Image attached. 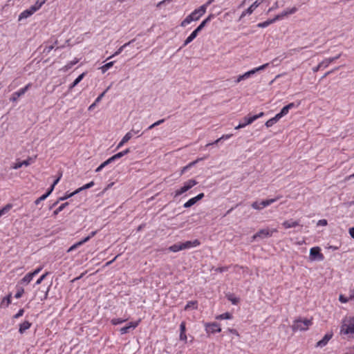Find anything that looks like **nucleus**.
<instances>
[{"instance_id": "f257e3e1", "label": "nucleus", "mask_w": 354, "mask_h": 354, "mask_svg": "<svg viewBox=\"0 0 354 354\" xmlns=\"http://www.w3.org/2000/svg\"><path fill=\"white\" fill-rule=\"evenodd\" d=\"M340 335L354 338V317H346L342 322Z\"/></svg>"}, {"instance_id": "f03ea898", "label": "nucleus", "mask_w": 354, "mask_h": 354, "mask_svg": "<svg viewBox=\"0 0 354 354\" xmlns=\"http://www.w3.org/2000/svg\"><path fill=\"white\" fill-rule=\"evenodd\" d=\"M205 13V6H201L198 9L194 10L190 15L186 17V18L181 22L180 26L185 27L187 24L192 21H198L201 16Z\"/></svg>"}, {"instance_id": "7ed1b4c3", "label": "nucleus", "mask_w": 354, "mask_h": 354, "mask_svg": "<svg viewBox=\"0 0 354 354\" xmlns=\"http://www.w3.org/2000/svg\"><path fill=\"white\" fill-rule=\"evenodd\" d=\"M312 324V321L310 319H298L295 321L294 324L292 326V328L293 330H306L308 328L309 326Z\"/></svg>"}, {"instance_id": "20e7f679", "label": "nucleus", "mask_w": 354, "mask_h": 354, "mask_svg": "<svg viewBox=\"0 0 354 354\" xmlns=\"http://www.w3.org/2000/svg\"><path fill=\"white\" fill-rule=\"evenodd\" d=\"M198 183V182L194 179H190L185 182L183 187H181L180 189H177L175 192V197H177L183 193L187 192L191 188H192L194 185H196Z\"/></svg>"}, {"instance_id": "39448f33", "label": "nucleus", "mask_w": 354, "mask_h": 354, "mask_svg": "<svg viewBox=\"0 0 354 354\" xmlns=\"http://www.w3.org/2000/svg\"><path fill=\"white\" fill-rule=\"evenodd\" d=\"M277 232L276 229L269 230L268 228H266V229L260 230L257 233H256L254 235H253L252 240L254 241L258 238L263 239L266 237H270L272 235L273 232Z\"/></svg>"}, {"instance_id": "423d86ee", "label": "nucleus", "mask_w": 354, "mask_h": 354, "mask_svg": "<svg viewBox=\"0 0 354 354\" xmlns=\"http://www.w3.org/2000/svg\"><path fill=\"white\" fill-rule=\"evenodd\" d=\"M277 198H271V199H268V200L262 201L260 203L255 201L252 203L251 206L254 209L261 210L263 208L274 203L275 201H277Z\"/></svg>"}, {"instance_id": "0eeeda50", "label": "nucleus", "mask_w": 354, "mask_h": 354, "mask_svg": "<svg viewBox=\"0 0 354 354\" xmlns=\"http://www.w3.org/2000/svg\"><path fill=\"white\" fill-rule=\"evenodd\" d=\"M264 115L263 112H261L260 113L257 115H252L251 117L247 118L245 117L243 120H245V122L239 124L238 126L235 127V129H239L241 128L245 127V126L252 124L254 121H255L257 119L262 117Z\"/></svg>"}, {"instance_id": "6e6552de", "label": "nucleus", "mask_w": 354, "mask_h": 354, "mask_svg": "<svg viewBox=\"0 0 354 354\" xmlns=\"http://www.w3.org/2000/svg\"><path fill=\"white\" fill-rule=\"evenodd\" d=\"M266 0H256L246 10L242 12L240 18L244 17L246 15H251L254 10Z\"/></svg>"}, {"instance_id": "1a4fd4ad", "label": "nucleus", "mask_w": 354, "mask_h": 354, "mask_svg": "<svg viewBox=\"0 0 354 354\" xmlns=\"http://www.w3.org/2000/svg\"><path fill=\"white\" fill-rule=\"evenodd\" d=\"M31 86V84H28L25 87L21 88L18 91L13 93L10 100L12 102H16L19 97L25 94V93L28 90V88Z\"/></svg>"}, {"instance_id": "9d476101", "label": "nucleus", "mask_w": 354, "mask_h": 354, "mask_svg": "<svg viewBox=\"0 0 354 354\" xmlns=\"http://www.w3.org/2000/svg\"><path fill=\"white\" fill-rule=\"evenodd\" d=\"M310 257L311 259H317L322 261L324 259V255L320 252V248L319 247L313 248L310 250Z\"/></svg>"}, {"instance_id": "9b49d317", "label": "nucleus", "mask_w": 354, "mask_h": 354, "mask_svg": "<svg viewBox=\"0 0 354 354\" xmlns=\"http://www.w3.org/2000/svg\"><path fill=\"white\" fill-rule=\"evenodd\" d=\"M333 333L332 331L327 333L321 340L317 342L316 346L321 348L325 346L328 344V341L333 337Z\"/></svg>"}, {"instance_id": "f8f14e48", "label": "nucleus", "mask_w": 354, "mask_h": 354, "mask_svg": "<svg viewBox=\"0 0 354 354\" xmlns=\"http://www.w3.org/2000/svg\"><path fill=\"white\" fill-rule=\"evenodd\" d=\"M268 65H269L268 63L265 64L262 66H260L259 67L253 68V69L245 73L242 75H243L244 80H246V79L249 78L252 75H254V73H256L257 72L265 69L266 67H268Z\"/></svg>"}, {"instance_id": "ddd939ff", "label": "nucleus", "mask_w": 354, "mask_h": 354, "mask_svg": "<svg viewBox=\"0 0 354 354\" xmlns=\"http://www.w3.org/2000/svg\"><path fill=\"white\" fill-rule=\"evenodd\" d=\"M205 329L207 333H212L220 332L221 330L219 324L216 322L205 324Z\"/></svg>"}, {"instance_id": "4468645a", "label": "nucleus", "mask_w": 354, "mask_h": 354, "mask_svg": "<svg viewBox=\"0 0 354 354\" xmlns=\"http://www.w3.org/2000/svg\"><path fill=\"white\" fill-rule=\"evenodd\" d=\"M140 321L135 322H130L128 326H124L120 329V332L122 335L129 332L130 329H134L138 325Z\"/></svg>"}, {"instance_id": "2eb2a0df", "label": "nucleus", "mask_w": 354, "mask_h": 354, "mask_svg": "<svg viewBox=\"0 0 354 354\" xmlns=\"http://www.w3.org/2000/svg\"><path fill=\"white\" fill-rule=\"evenodd\" d=\"M182 249H187L192 247H196L200 244V242L198 240H195L194 241H187L185 243H181Z\"/></svg>"}, {"instance_id": "dca6fc26", "label": "nucleus", "mask_w": 354, "mask_h": 354, "mask_svg": "<svg viewBox=\"0 0 354 354\" xmlns=\"http://www.w3.org/2000/svg\"><path fill=\"white\" fill-rule=\"evenodd\" d=\"M132 136L133 135L131 134V132H128L126 133L125 136L122 138V140L118 145L116 149H118L122 147V146H123L124 143L127 142L132 138Z\"/></svg>"}, {"instance_id": "f3484780", "label": "nucleus", "mask_w": 354, "mask_h": 354, "mask_svg": "<svg viewBox=\"0 0 354 354\" xmlns=\"http://www.w3.org/2000/svg\"><path fill=\"white\" fill-rule=\"evenodd\" d=\"M282 225L288 229L290 227H295L298 225H299V223L298 221H286L282 223Z\"/></svg>"}, {"instance_id": "a211bd4d", "label": "nucleus", "mask_w": 354, "mask_h": 354, "mask_svg": "<svg viewBox=\"0 0 354 354\" xmlns=\"http://www.w3.org/2000/svg\"><path fill=\"white\" fill-rule=\"evenodd\" d=\"M30 326L31 323H30L28 321H25L19 325V332L21 334H23L26 330L30 328Z\"/></svg>"}, {"instance_id": "6ab92c4d", "label": "nucleus", "mask_w": 354, "mask_h": 354, "mask_svg": "<svg viewBox=\"0 0 354 354\" xmlns=\"http://www.w3.org/2000/svg\"><path fill=\"white\" fill-rule=\"evenodd\" d=\"M295 106V104L294 103H290L288 105L283 107L279 113L283 117L288 114L290 109L294 108Z\"/></svg>"}, {"instance_id": "aec40b11", "label": "nucleus", "mask_w": 354, "mask_h": 354, "mask_svg": "<svg viewBox=\"0 0 354 354\" xmlns=\"http://www.w3.org/2000/svg\"><path fill=\"white\" fill-rule=\"evenodd\" d=\"M85 75V73H83L81 75H80L75 80L74 82L69 86V90L73 89L75 86H77L84 78Z\"/></svg>"}, {"instance_id": "412c9836", "label": "nucleus", "mask_w": 354, "mask_h": 354, "mask_svg": "<svg viewBox=\"0 0 354 354\" xmlns=\"http://www.w3.org/2000/svg\"><path fill=\"white\" fill-rule=\"evenodd\" d=\"M340 56H341V54H339L338 55H337L334 57L325 59L324 60H323L322 62V63H324V67H327L330 63H332L334 61H335L336 59H339L340 57Z\"/></svg>"}, {"instance_id": "4be33fe9", "label": "nucleus", "mask_w": 354, "mask_h": 354, "mask_svg": "<svg viewBox=\"0 0 354 354\" xmlns=\"http://www.w3.org/2000/svg\"><path fill=\"white\" fill-rule=\"evenodd\" d=\"M197 35H198L196 34V32L193 31L191 33V35L185 40L184 44H183V46H185L188 44L192 42L196 37Z\"/></svg>"}, {"instance_id": "5701e85b", "label": "nucleus", "mask_w": 354, "mask_h": 354, "mask_svg": "<svg viewBox=\"0 0 354 354\" xmlns=\"http://www.w3.org/2000/svg\"><path fill=\"white\" fill-rule=\"evenodd\" d=\"M33 276L31 274L30 272L26 274L23 279L21 280V283L22 284H28L30 282V281L32 279Z\"/></svg>"}, {"instance_id": "b1692460", "label": "nucleus", "mask_w": 354, "mask_h": 354, "mask_svg": "<svg viewBox=\"0 0 354 354\" xmlns=\"http://www.w3.org/2000/svg\"><path fill=\"white\" fill-rule=\"evenodd\" d=\"M133 41H134V40L133 39V40H131V41H129L128 43L124 44L123 46H120V47L118 48V50H117V51H116L113 55H112L111 56H110V57L108 58V59H111V58H112V57H115V56H116V55H119V54H120V53H121V52L123 50V49H124L126 46H127L128 45H129V44H130L131 42H133Z\"/></svg>"}, {"instance_id": "393cba45", "label": "nucleus", "mask_w": 354, "mask_h": 354, "mask_svg": "<svg viewBox=\"0 0 354 354\" xmlns=\"http://www.w3.org/2000/svg\"><path fill=\"white\" fill-rule=\"evenodd\" d=\"M191 308H193V309L197 308V301H190L185 306V310H188Z\"/></svg>"}, {"instance_id": "a878e982", "label": "nucleus", "mask_w": 354, "mask_h": 354, "mask_svg": "<svg viewBox=\"0 0 354 354\" xmlns=\"http://www.w3.org/2000/svg\"><path fill=\"white\" fill-rule=\"evenodd\" d=\"M129 152H130V149H126L125 150L115 154L114 156H113V158L115 160L117 159H119V158H122V156H124V155L127 154Z\"/></svg>"}, {"instance_id": "bb28decb", "label": "nucleus", "mask_w": 354, "mask_h": 354, "mask_svg": "<svg viewBox=\"0 0 354 354\" xmlns=\"http://www.w3.org/2000/svg\"><path fill=\"white\" fill-rule=\"evenodd\" d=\"M12 205L11 204H7L5 205L2 209H0V217L3 215L8 213L10 209L12 208Z\"/></svg>"}, {"instance_id": "cd10ccee", "label": "nucleus", "mask_w": 354, "mask_h": 354, "mask_svg": "<svg viewBox=\"0 0 354 354\" xmlns=\"http://www.w3.org/2000/svg\"><path fill=\"white\" fill-rule=\"evenodd\" d=\"M275 22V19L273 18L272 19H269V20H267L264 22H262V23H259L257 24V26L259 28H266L267 26H268L270 24H272Z\"/></svg>"}, {"instance_id": "c85d7f7f", "label": "nucleus", "mask_w": 354, "mask_h": 354, "mask_svg": "<svg viewBox=\"0 0 354 354\" xmlns=\"http://www.w3.org/2000/svg\"><path fill=\"white\" fill-rule=\"evenodd\" d=\"M69 204L68 202H66L64 203H62L58 208H57L54 212H53V215L54 216H56L60 212H62L66 206H68Z\"/></svg>"}, {"instance_id": "c756f323", "label": "nucleus", "mask_w": 354, "mask_h": 354, "mask_svg": "<svg viewBox=\"0 0 354 354\" xmlns=\"http://www.w3.org/2000/svg\"><path fill=\"white\" fill-rule=\"evenodd\" d=\"M169 250L171 252H176L180 250H183L180 243L174 244L169 248Z\"/></svg>"}, {"instance_id": "7c9ffc66", "label": "nucleus", "mask_w": 354, "mask_h": 354, "mask_svg": "<svg viewBox=\"0 0 354 354\" xmlns=\"http://www.w3.org/2000/svg\"><path fill=\"white\" fill-rule=\"evenodd\" d=\"M141 129H142L141 124L136 123L133 125V129L129 132H131L132 135H133V133L137 134L140 131Z\"/></svg>"}, {"instance_id": "2f4dec72", "label": "nucleus", "mask_w": 354, "mask_h": 354, "mask_svg": "<svg viewBox=\"0 0 354 354\" xmlns=\"http://www.w3.org/2000/svg\"><path fill=\"white\" fill-rule=\"evenodd\" d=\"M113 64L114 62H110L101 66L100 69L102 71V73H104L107 70H109L111 66H113Z\"/></svg>"}, {"instance_id": "473e14b6", "label": "nucleus", "mask_w": 354, "mask_h": 354, "mask_svg": "<svg viewBox=\"0 0 354 354\" xmlns=\"http://www.w3.org/2000/svg\"><path fill=\"white\" fill-rule=\"evenodd\" d=\"M35 157H28V159L21 161L22 166H29L30 164L33 163L35 162Z\"/></svg>"}, {"instance_id": "72a5a7b5", "label": "nucleus", "mask_w": 354, "mask_h": 354, "mask_svg": "<svg viewBox=\"0 0 354 354\" xmlns=\"http://www.w3.org/2000/svg\"><path fill=\"white\" fill-rule=\"evenodd\" d=\"M196 200L194 198L189 199L187 202H186L183 207H185V208H189L190 207H192V205H194L195 203H196Z\"/></svg>"}, {"instance_id": "f704fd0d", "label": "nucleus", "mask_w": 354, "mask_h": 354, "mask_svg": "<svg viewBox=\"0 0 354 354\" xmlns=\"http://www.w3.org/2000/svg\"><path fill=\"white\" fill-rule=\"evenodd\" d=\"M30 16H31V12H29L28 10H26L20 14V15L19 17V20H21V19H25V18H28Z\"/></svg>"}, {"instance_id": "c9c22d12", "label": "nucleus", "mask_w": 354, "mask_h": 354, "mask_svg": "<svg viewBox=\"0 0 354 354\" xmlns=\"http://www.w3.org/2000/svg\"><path fill=\"white\" fill-rule=\"evenodd\" d=\"M78 193V191L75 190V192L71 193V194H66L64 196L62 197H60L59 198V201H64V200H66L68 198H69L70 197L73 196V195L76 194Z\"/></svg>"}, {"instance_id": "e433bc0d", "label": "nucleus", "mask_w": 354, "mask_h": 354, "mask_svg": "<svg viewBox=\"0 0 354 354\" xmlns=\"http://www.w3.org/2000/svg\"><path fill=\"white\" fill-rule=\"evenodd\" d=\"M232 315L230 313H225L216 317L218 319H231Z\"/></svg>"}, {"instance_id": "4c0bfd02", "label": "nucleus", "mask_w": 354, "mask_h": 354, "mask_svg": "<svg viewBox=\"0 0 354 354\" xmlns=\"http://www.w3.org/2000/svg\"><path fill=\"white\" fill-rule=\"evenodd\" d=\"M93 185H94V183L93 181H91V182L84 185L82 187L78 188L76 190L78 191V193H79L80 191L88 189V188L93 187Z\"/></svg>"}, {"instance_id": "58836bf2", "label": "nucleus", "mask_w": 354, "mask_h": 354, "mask_svg": "<svg viewBox=\"0 0 354 354\" xmlns=\"http://www.w3.org/2000/svg\"><path fill=\"white\" fill-rule=\"evenodd\" d=\"M127 319H120V318L113 319L111 320V323L113 325H118V324H122V323L124 322Z\"/></svg>"}, {"instance_id": "ea45409f", "label": "nucleus", "mask_w": 354, "mask_h": 354, "mask_svg": "<svg viewBox=\"0 0 354 354\" xmlns=\"http://www.w3.org/2000/svg\"><path fill=\"white\" fill-rule=\"evenodd\" d=\"M286 16H288V15L286 14V12L284 10V11H283L281 13H280V14H279V15H276V16L274 17V19H275V21H277V20H279V19H282L283 17H286Z\"/></svg>"}, {"instance_id": "a19ab883", "label": "nucleus", "mask_w": 354, "mask_h": 354, "mask_svg": "<svg viewBox=\"0 0 354 354\" xmlns=\"http://www.w3.org/2000/svg\"><path fill=\"white\" fill-rule=\"evenodd\" d=\"M48 274V272H46L44 274H42L36 281L35 284L39 285L40 284L43 280L46 277V276Z\"/></svg>"}, {"instance_id": "79ce46f5", "label": "nucleus", "mask_w": 354, "mask_h": 354, "mask_svg": "<svg viewBox=\"0 0 354 354\" xmlns=\"http://www.w3.org/2000/svg\"><path fill=\"white\" fill-rule=\"evenodd\" d=\"M109 86L104 92H102L95 100V103H98L101 101L102 98L104 96L106 92L109 89Z\"/></svg>"}, {"instance_id": "37998d69", "label": "nucleus", "mask_w": 354, "mask_h": 354, "mask_svg": "<svg viewBox=\"0 0 354 354\" xmlns=\"http://www.w3.org/2000/svg\"><path fill=\"white\" fill-rule=\"evenodd\" d=\"M214 17L213 15H209L205 20H203L201 24H202V26H203L204 27L205 26V25L209 22L212 19V18Z\"/></svg>"}, {"instance_id": "c03bdc74", "label": "nucleus", "mask_w": 354, "mask_h": 354, "mask_svg": "<svg viewBox=\"0 0 354 354\" xmlns=\"http://www.w3.org/2000/svg\"><path fill=\"white\" fill-rule=\"evenodd\" d=\"M113 161H115V159L113 158V156H111V158H109L106 161H104V162L102 163V167H104L106 165H109L110 163L113 162Z\"/></svg>"}, {"instance_id": "a18cd8bd", "label": "nucleus", "mask_w": 354, "mask_h": 354, "mask_svg": "<svg viewBox=\"0 0 354 354\" xmlns=\"http://www.w3.org/2000/svg\"><path fill=\"white\" fill-rule=\"evenodd\" d=\"M50 286L47 288V289L44 292L43 296H40L41 301H43L44 299H46L48 295V291H49Z\"/></svg>"}, {"instance_id": "49530a36", "label": "nucleus", "mask_w": 354, "mask_h": 354, "mask_svg": "<svg viewBox=\"0 0 354 354\" xmlns=\"http://www.w3.org/2000/svg\"><path fill=\"white\" fill-rule=\"evenodd\" d=\"M297 8L296 7H293L292 8L287 9L285 11L286 12V14L288 15H289L294 14L295 12H297Z\"/></svg>"}, {"instance_id": "de8ad7c7", "label": "nucleus", "mask_w": 354, "mask_h": 354, "mask_svg": "<svg viewBox=\"0 0 354 354\" xmlns=\"http://www.w3.org/2000/svg\"><path fill=\"white\" fill-rule=\"evenodd\" d=\"M46 1V0H37L35 3V6L39 9L42 5L45 3Z\"/></svg>"}, {"instance_id": "09e8293b", "label": "nucleus", "mask_w": 354, "mask_h": 354, "mask_svg": "<svg viewBox=\"0 0 354 354\" xmlns=\"http://www.w3.org/2000/svg\"><path fill=\"white\" fill-rule=\"evenodd\" d=\"M276 123V122L272 119V118L270 120H268L266 122V126L267 127H270L272 126H273L274 124Z\"/></svg>"}, {"instance_id": "8fccbe9b", "label": "nucleus", "mask_w": 354, "mask_h": 354, "mask_svg": "<svg viewBox=\"0 0 354 354\" xmlns=\"http://www.w3.org/2000/svg\"><path fill=\"white\" fill-rule=\"evenodd\" d=\"M339 300L342 303H346V302H348L351 299H349V297L346 298L344 295H340L339 297Z\"/></svg>"}, {"instance_id": "3c124183", "label": "nucleus", "mask_w": 354, "mask_h": 354, "mask_svg": "<svg viewBox=\"0 0 354 354\" xmlns=\"http://www.w3.org/2000/svg\"><path fill=\"white\" fill-rule=\"evenodd\" d=\"M228 299L232 301L233 304H236L239 299L236 297H233L232 295L228 296Z\"/></svg>"}, {"instance_id": "603ef678", "label": "nucleus", "mask_w": 354, "mask_h": 354, "mask_svg": "<svg viewBox=\"0 0 354 354\" xmlns=\"http://www.w3.org/2000/svg\"><path fill=\"white\" fill-rule=\"evenodd\" d=\"M79 246H80V244L79 243V242L73 244L72 246H71L68 250H67L68 252H70L73 250H74L75 249L77 248Z\"/></svg>"}, {"instance_id": "864d4df0", "label": "nucleus", "mask_w": 354, "mask_h": 354, "mask_svg": "<svg viewBox=\"0 0 354 354\" xmlns=\"http://www.w3.org/2000/svg\"><path fill=\"white\" fill-rule=\"evenodd\" d=\"M22 167L21 162H18L12 165V169H18Z\"/></svg>"}, {"instance_id": "5fc2aeb1", "label": "nucleus", "mask_w": 354, "mask_h": 354, "mask_svg": "<svg viewBox=\"0 0 354 354\" xmlns=\"http://www.w3.org/2000/svg\"><path fill=\"white\" fill-rule=\"evenodd\" d=\"M46 198V195L43 194L41 196H40L39 198H38L35 201V205H38V204H39V203H40L41 201H44Z\"/></svg>"}, {"instance_id": "6e6d98bb", "label": "nucleus", "mask_w": 354, "mask_h": 354, "mask_svg": "<svg viewBox=\"0 0 354 354\" xmlns=\"http://www.w3.org/2000/svg\"><path fill=\"white\" fill-rule=\"evenodd\" d=\"M322 67H324V63L320 62L316 67L313 68V71L317 73Z\"/></svg>"}, {"instance_id": "4d7b16f0", "label": "nucleus", "mask_w": 354, "mask_h": 354, "mask_svg": "<svg viewBox=\"0 0 354 354\" xmlns=\"http://www.w3.org/2000/svg\"><path fill=\"white\" fill-rule=\"evenodd\" d=\"M279 8V3L278 1H276L274 5L272 6V7L270 8L268 10V12L277 9Z\"/></svg>"}, {"instance_id": "13d9d810", "label": "nucleus", "mask_w": 354, "mask_h": 354, "mask_svg": "<svg viewBox=\"0 0 354 354\" xmlns=\"http://www.w3.org/2000/svg\"><path fill=\"white\" fill-rule=\"evenodd\" d=\"M24 310L20 309L19 312L14 316V318L17 319L24 315Z\"/></svg>"}, {"instance_id": "bf43d9fd", "label": "nucleus", "mask_w": 354, "mask_h": 354, "mask_svg": "<svg viewBox=\"0 0 354 354\" xmlns=\"http://www.w3.org/2000/svg\"><path fill=\"white\" fill-rule=\"evenodd\" d=\"M186 328H185V322H181L180 325V333L185 332Z\"/></svg>"}, {"instance_id": "052dcab7", "label": "nucleus", "mask_w": 354, "mask_h": 354, "mask_svg": "<svg viewBox=\"0 0 354 354\" xmlns=\"http://www.w3.org/2000/svg\"><path fill=\"white\" fill-rule=\"evenodd\" d=\"M180 339L184 342H187V335L185 332L180 333Z\"/></svg>"}, {"instance_id": "680f3d73", "label": "nucleus", "mask_w": 354, "mask_h": 354, "mask_svg": "<svg viewBox=\"0 0 354 354\" xmlns=\"http://www.w3.org/2000/svg\"><path fill=\"white\" fill-rule=\"evenodd\" d=\"M29 10V12H31V15L35 12H36L37 10H39V8H37L35 5H33L32 6H31L29 9H28Z\"/></svg>"}, {"instance_id": "e2e57ef3", "label": "nucleus", "mask_w": 354, "mask_h": 354, "mask_svg": "<svg viewBox=\"0 0 354 354\" xmlns=\"http://www.w3.org/2000/svg\"><path fill=\"white\" fill-rule=\"evenodd\" d=\"M29 10V12H31V15L35 12H36L37 10H39V8H37L35 5H33L32 6H31L29 9H28Z\"/></svg>"}, {"instance_id": "0e129e2a", "label": "nucleus", "mask_w": 354, "mask_h": 354, "mask_svg": "<svg viewBox=\"0 0 354 354\" xmlns=\"http://www.w3.org/2000/svg\"><path fill=\"white\" fill-rule=\"evenodd\" d=\"M283 116L280 113H277L272 119L276 122V123L282 118Z\"/></svg>"}, {"instance_id": "69168bd1", "label": "nucleus", "mask_w": 354, "mask_h": 354, "mask_svg": "<svg viewBox=\"0 0 354 354\" xmlns=\"http://www.w3.org/2000/svg\"><path fill=\"white\" fill-rule=\"evenodd\" d=\"M90 239H91L90 237L88 236L85 237L84 239H83L82 240H81L80 241H79V243L80 244V245H82L84 243H85L86 242L88 241Z\"/></svg>"}, {"instance_id": "338daca9", "label": "nucleus", "mask_w": 354, "mask_h": 354, "mask_svg": "<svg viewBox=\"0 0 354 354\" xmlns=\"http://www.w3.org/2000/svg\"><path fill=\"white\" fill-rule=\"evenodd\" d=\"M204 28L203 26L201 24L194 31L196 32L198 35L199 32L202 30V29Z\"/></svg>"}, {"instance_id": "774afa93", "label": "nucleus", "mask_w": 354, "mask_h": 354, "mask_svg": "<svg viewBox=\"0 0 354 354\" xmlns=\"http://www.w3.org/2000/svg\"><path fill=\"white\" fill-rule=\"evenodd\" d=\"M349 234L353 239H354V227L349 229Z\"/></svg>"}]
</instances>
